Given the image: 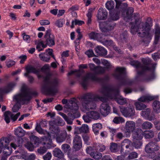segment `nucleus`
<instances>
[{"mask_svg": "<svg viewBox=\"0 0 160 160\" xmlns=\"http://www.w3.org/2000/svg\"><path fill=\"white\" fill-rule=\"evenodd\" d=\"M32 98V94L26 88L22 87L21 90V93L13 96V100H15L17 103L12 108L13 112H17L21 107V103H28Z\"/></svg>", "mask_w": 160, "mask_h": 160, "instance_id": "nucleus-1", "label": "nucleus"}, {"mask_svg": "<svg viewBox=\"0 0 160 160\" xmlns=\"http://www.w3.org/2000/svg\"><path fill=\"white\" fill-rule=\"evenodd\" d=\"M77 100L74 98H72L68 101V108L71 111L68 114V116L62 112H60V114L64 118L68 124H72L73 121L80 116L78 111V106L77 103Z\"/></svg>", "mask_w": 160, "mask_h": 160, "instance_id": "nucleus-2", "label": "nucleus"}, {"mask_svg": "<svg viewBox=\"0 0 160 160\" xmlns=\"http://www.w3.org/2000/svg\"><path fill=\"white\" fill-rule=\"evenodd\" d=\"M44 83L42 88L43 92L51 95H54L58 92L60 82L59 79L54 78L50 79L49 76H46L44 78Z\"/></svg>", "mask_w": 160, "mask_h": 160, "instance_id": "nucleus-3", "label": "nucleus"}, {"mask_svg": "<svg viewBox=\"0 0 160 160\" xmlns=\"http://www.w3.org/2000/svg\"><path fill=\"white\" fill-rule=\"evenodd\" d=\"M130 64L136 68H140L142 69L141 71L137 70L138 76L136 77V78L137 80L147 82L155 79V77L154 72L152 73L148 76L144 75L146 70L148 69L149 68L146 66H141V64L139 61L133 60L130 62Z\"/></svg>", "mask_w": 160, "mask_h": 160, "instance_id": "nucleus-4", "label": "nucleus"}, {"mask_svg": "<svg viewBox=\"0 0 160 160\" xmlns=\"http://www.w3.org/2000/svg\"><path fill=\"white\" fill-rule=\"evenodd\" d=\"M102 89L103 94L110 98H114L118 104L120 105H124L126 103L127 100L121 97L120 98L117 97V96L119 93L118 90L106 86H103Z\"/></svg>", "mask_w": 160, "mask_h": 160, "instance_id": "nucleus-5", "label": "nucleus"}, {"mask_svg": "<svg viewBox=\"0 0 160 160\" xmlns=\"http://www.w3.org/2000/svg\"><path fill=\"white\" fill-rule=\"evenodd\" d=\"M151 29L150 26L148 23L145 22L142 23L139 25H132L131 28V32L133 34L138 32V36L141 37H147L149 36Z\"/></svg>", "mask_w": 160, "mask_h": 160, "instance_id": "nucleus-6", "label": "nucleus"}, {"mask_svg": "<svg viewBox=\"0 0 160 160\" xmlns=\"http://www.w3.org/2000/svg\"><path fill=\"white\" fill-rule=\"evenodd\" d=\"M125 70L124 68L117 67L115 71V72L112 74V75L119 81L121 84L131 85L133 83L134 81L127 78L123 75Z\"/></svg>", "mask_w": 160, "mask_h": 160, "instance_id": "nucleus-7", "label": "nucleus"}, {"mask_svg": "<svg viewBox=\"0 0 160 160\" xmlns=\"http://www.w3.org/2000/svg\"><path fill=\"white\" fill-rule=\"evenodd\" d=\"M94 96L91 93H88L81 98L83 108L86 111L96 108V105L95 102Z\"/></svg>", "mask_w": 160, "mask_h": 160, "instance_id": "nucleus-8", "label": "nucleus"}, {"mask_svg": "<svg viewBox=\"0 0 160 160\" xmlns=\"http://www.w3.org/2000/svg\"><path fill=\"white\" fill-rule=\"evenodd\" d=\"M49 124V129L52 132H46L44 134H46V136L45 137L46 141L48 142H42L43 145H46L48 144L49 143H51L52 142V139L55 138V135H56L60 131L59 128L54 125L52 122H50Z\"/></svg>", "mask_w": 160, "mask_h": 160, "instance_id": "nucleus-9", "label": "nucleus"}, {"mask_svg": "<svg viewBox=\"0 0 160 160\" xmlns=\"http://www.w3.org/2000/svg\"><path fill=\"white\" fill-rule=\"evenodd\" d=\"M159 148L156 143L151 142L146 145L145 150L147 153L150 154L148 156L149 158L153 159L155 156V151L158 150Z\"/></svg>", "mask_w": 160, "mask_h": 160, "instance_id": "nucleus-10", "label": "nucleus"}, {"mask_svg": "<svg viewBox=\"0 0 160 160\" xmlns=\"http://www.w3.org/2000/svg\"><path fill=\"white\" fill-rule=\"evenodd\" d=\"M43 38V41L46 47L47 46L52 47L55 45V37L52 33L50 29H48L46 31Z\"/></svg>", "mask_w": 160, "mask_h": 160, "instance_id": "nucleus-11", "label": "nucleus"}, {"mask_svg": "<svg viewBox=\"0 0 160 160\" xmlns=\"http://www.w3.org/2000/svg\"><path fill=\"white\" fill-rule=\"evenodd\" d=\"M91 79L93 81L98 82V78L95 75L92 73H88L82 78L80 83L84 89L87 88L88 84V80Z\"/></svg>", "mask_w": 160, "mask_h": 160, "instance_id": "nucleus-12", "label": "nucleus"}, {"mask_svg": "<svg viewBox=\"0 0 160 160\" xmlns=\"http://www.w3.org/2000/svg\"><path fill=\"white\" fill-rule=\"evenodd\" d=\"M110 35L109 32L106 34L104 32L103 34L97 33L95 32H92L88 34L89 38L92 39L97 40L100 42L102 41L103 40V37L107 36Z\"/></svg>", "mask_w": 160, "mask_h": 160, "instance_id": "nucleus-13", "label": "nucleus"}, {"mask_svg": "<svg viewBox=\"0 0 160 160\" xmlns=\"http://www.w3.org/2000/svg\"><path fill=\"white\" fill-rule=\"evenodd\" d=\"M26 72L24 73V76L27 77L28 79V81L29 82L32 83L34 80V78L33 77L29 75V74L31 73H37V72L33 70H35L34 68L32 67V66L30 65L28 66L26 68Z\"/></svg>", "mask_w": 160, "mask_h": 160, "instance_id": "nucleus-14", "label": "nucleus"}, {"mask_svg": "<svg viewBox=\"0 0 160 160\" xmlns=\"http://www.w3.org/2000/svg\"><path fill=\"white\" fill-rule=\"evenodd\" d=\"M120 111L126 117H132L135 115V111L133 108H121Z\"/></svg>", "mask_w": 160, "mask_h": 160, "instance_id": "nucleus-15", "label": "nucleus"}, {"mask_svg": "<svg viewBox=\"0 0 160 160\" xmlns=\"http://www.w3.org/2000/svg\"><path fill=\"white\" fill-rule=\"evenodd\" d=\"M100 108L101 114L104 116L108 115L110 111V107L107 103H102Z\"/></svg>", "mask_w": 160, "mask_h": 160, "instance_id": "nucleus-16", "label": "nucleus"}, {"mask_svg": "<svg viewBox=\"0 0 160 160\" xmlns=\"http://www.w3.org/2000/svg\"><path fill=\"white\" fill-rule=\"evenodd\" d=\"M16 85L15 82L8 83L4 88H0V94L3 95L4 93H7L11 91Z\"/></svg>", "mask_w": 160, "mask_h": 160, "instance_id": "nucleus-17", "label": "nucleus"}, {"mask_svg": "<svg viewBox=\"0 0 160 160\" xmlns=\"http://www.w3.org/2000/svg\"><path fill=\"white\" fill-rule=\"evenodd\" d=\"M103 25L104 26V28L102 29L103 31L104 32L107 31L111 30L113 29L116 25V23L113 21L108 19V20L105 21L103 23Z\"/></svg>", "mask_w": 160, "mask_h": 160, "instance_id": "nucleus-18", "label": "nucleus"}, {"mask_svg": "<svg viewBox=\"0 0 160 160\" xmlns=\"http://www.w3.org/2000/svg\"><path fill=\"white\" fill-rule=\"evenodd\" d=\"M150 109L147 108L144 110L142 111L141 115L143 117L146 118L149 121H151L154 119L155 116L154 115H152L150 116Z\"/></svg>", "mask_w": 160, "mask_h": 160, "instance_id": "nucleus-19", "label": "nucleus"}, {"mask_svg": "<svg viewBox=\"0 0 160 160\" xmlns=\"http://www.w3.org/2000/svg\"><path fill=\"white\" fill-rule=\"evenodd\" d=\"M107 15L108 12L105 9L99 8L97 17L98 20H104L107 18Z\"/></svg>", "mask_w": 160, "mask_h": 160, "instance_id": "nucleus-20", "label": "nucleus"}, {"mask_svg": "<svg viewBox=\"0 0 160 160\" xmlns=\"http://www.w3.org/2000/svg\"><path fill=\"white\" fill-rule=\"evenodd\" d=\"M70 136V135H67L66 131H63L57 136L56 138V141L58 143H62L66 140L67 137H69Z\"/></svg>", "mask_w": 160, "mask_h": 160, "instance_id": "nucleus-21", "label": "nucleus"}, {"mask_svg": "<svg viewBox=\"0 0 160 160\" xmlns=\"http://www.w3.org/2000/svg\"><path fill=\"white\" fill-rule=\"evenodd\" d=\"M125 127L127 132H132L135 129V123L133 121H127L126 123Z\"/></svg>", "mask_w": 160, "mask_h": 160, "instance_id": "nucleus-22", "label": "nucleus"}, {"mask_svg": "<svg viewBox=\"0 0 160 160\" xmlns=\"http://www.w3.org/2000/svg\"><path fill=\"white\" fill-rule=\"evenodd\" d=\"M116 2L115 9L120 11H124L128 6V4L126 3H122L121 1L118 0H115Z\"/></svg>", "mask_w": 160, "mask_h": 160, "instance_id": "nucleus-23", "label": "nucleus"}, {"mask_svg": "<svg viewBox=\"0 0 160 160\" xmlns=\"http://www.w3.org/2000/svg\"><path fill=\"white\" fill-rule=\"evenodd\" d=\"M143 136V132L140 128H137L133 133V140H141Z\"/></svg>", "mask_w": 160, "mask_h": 160, "instance_id": "nucleus-24", "label": "nucleus"}, {"mask_svg": "<svg viewBox=\"0 0 160 160\" xmlns=\"http://www.w3.org/2000/svg\"><path fill=\"white\" fill-rule=\"evenodd\" d=\"M120 10L115 9L110 13L109 20L111 21H116L119 18Z\"/></svg>", "mask_w": 160, "mask_h": 160, "instance_id": "nucleus-25", "label": "nucleus"}, {"mask_svg": "<svg viewBox=\"0 0 160 160\" xmlns=\"http://www.w3.org/2000/svg\"><path fill=\"white\" fill-rule=\"evenodd\" d=\"M9 139L6 137H3L0 139V153L2 151L4 147H8L9 143Z\"/></svg>", "mask_w": 160, "mask_h": 160, "instance_id": "nucleus-26", "label": "nucleus"}, {"mask_svg": "<svg viewBox=\"0 0 160 160\" xmlns=\"http://www.w3.org/2000/svg\"><path fill=\"white\" fill-rule=\"evenodd\" d=\"M95 51L98 55L101 56H104L107 53V50L104 48L100 46H97L95 49Z\"/></svg>", "mask_w": 160, "mask_h": 160, "instance_id": "nucleus-27", "label": "nucleus"}, {"mask_svg": "<svg viewBox=\"0 0 160 160\" xmlns=\"http://www.w3.org/2000/svg\"><path fill=\"white\" fill-rule=\"evenodd\" d=\"M134 9L132 7H128L126 11V16L124 18V19L125 20H130L132 18V14L133 12Z\"/></svg>", "mask_w": 160, "mask_h": 160, "instance_id": "nucleus-28", "label": "nucleus"}, {"mask_svg": "<svg viewBox=\"0 0 160 160\" xmlns=\"http://www.w3.org/2000/svg\"><path fill=\"white\" fill-rule=\"evenodd\" d=\"M92 130L96 135H98L99 130L102 128V124L100 123L94 124L92 127Z\"/></svg>", "mask_w": 160, "mask_h": 160, "instance_id": "nucleus-29", "label": "nucleus"}, {"mask_svg": "<svg viewBox=\"0 0 160 160\" xmlns=\"http://www.w3.org/2000/svg\"><path fill=\"white\" fill-rule=\"evenodd\" d=\"M53 154L54 157L61 158L63 157V153L59 148H56L53 151Z\"/></svg>", "mask_w": 160, "mask_h": 160, "instance_id": "nucleus-30", "label": "nucleus"}, {"mask_svg": "<svg viewBox=\"0 0 160 160\" xmlns=\"http://www.w3.org/2000/svg\"><path fill=\"white\" fill-rule=\"evenodd\" d=\"M25 131L20 127H18L14 131L15 134L19 138L23 137L25 135Z\"/></svg>", "mask_w": 160, "mask_h": 160, "instance_id": "nucleus-31", "label": "nucleus"}, {"mask_svg": "<svg viewBox=\"0 0 160 160\" xmlns=\"http://www.w3.org/2000/svg\"><path fill=\"white\" fill-rule=\"evenodd\" d=\"M152 107L155 112L158 113L160 112V102L159 101H154L152 104Z\"/></svg>", "mask_w": 160, "mask_h": 160, "instance_id": "nucleus-32", "label": "nucleus"}, {"mask_svg": "<svg viewBox=\"0 0 160 160\" xmlns=\"http://www.w3.org/2000/svg\"><path fill=\"white\" fill-rule=\"evenodd\" d=\"M155 98L154 96H144L140 97L138 99V100L141 102H144L146 101H152L154 100Z\"/></svg>", "mask_w": 160, "mask_h": 160, "instance_id": "nucleus-33", "label": "nucleus"}, {"mask_svg": "<svg viewBox=\"0 0 160 160\" xmlns=\"http://www.w3.org/2000/svg\"><path fill=\"white\" fill-rule=\"evenodd\" d=\"M76 130H78L80 133H87L89 132V128L88 125L83 124L81 127H77L75 128Z\"/></svg>", "mask_w": 160, "mask_h": 160, "instance_id": "nucleus-34", "label": "nucleus"}, {"mask_svg": "<svg viewBox=\"0 0 160 160\" xmlns=\"http://www.w3.org/2000/svg\"><path fill=\"white\" fill-rule=\"evenodd\" d=\"M120 40L122 42H126L128 40V36L127 32L126 31L122 32L119 37Z\"/></svg>", "mask_w": 160, "mask_h": 160, "instance_id": "nucleus-35", "label": "nucleus"}, {"mask_svg": "<svg viewBox=\"0 0 160 160\" xmlns=\"http://www.w3.org/2000/svg\"><path fill=\"white\" fill-rule=\"evenodd\" d=\"M39 56L42 61L45 62H49L51 58L50 56L45 53L39 54Z\"/></svg>", "mask_w": 160, "mask_h": 160, "instance_id": "nucleus-36", "label": "nucleus"}, {"mask_svg": "<svg viewBox=\"0 0 160 160\" xmlns=\"http://www.w3.org/2000/svg\"><path fill=\"white\" fill-rule=\"evenodd\" d=\"M152 124L148 121L144 122L142 125L141 127L142 129H150L152 127Z\"/></svg>", "mask_w": 160, "mask_h": 160, "instance_id": "nucleus-37", "label": "nucleus"}, {"mask_svg": "<svg viewBox=\"0 0 160 160\" xmlns=\"http://www.w3.org/2000/svg\"><path fill=\"white\" fill-rule=\"evenodd\" d=\"M89 112V115L91 116L92 119H93L94 120H98L100 117V114L98 112L92 111Z\"/></svg>", "mask_w": 160, "mask_h": 160, "instance_id": "nucleus-38", "label": "nucleus"}, {"mask_svg": "<svg viewBox=\"0 0 160 160\" xmlns=\"http://www.w3.org/2000/svg\"><path fill=\"white\" fill-rule=\"evenodd\" d=\"M95 151H98L100 152L104 151L106 149L105 146L102 144H100L99 143H95Z\"/></svg>", "mask_w": 160, "mask_h": 160, "instance_id": "nucleus-39", "label": "nucleus"}, {"mask_svg": "<svg viewBox=\"0 0 160 160\" xmlns=\"http://www.w3.org/2000/svg\"><path fill=\"white\" fill-rule=\"evenodd\" d=\"M105 68L104 67L97 66L94 72L97 74H102L105 73Z\"/></svg>", "mask_w": 160, "mask_h": 160, "instance_id": "nucleus-40", "label": "nucleus"}, {"mask_svg": "<svg viewBox=\"0 0 160 160\" xmlns=\"http://www.w3.org/2000/svg\"><path fill=\"white\" fill-rule=\"evenodd\" d=\"M136 109L137 110H141L144 109L146 107V106L140 102H136L135 103Z\"/></svg>", "mask_w": 160, "mask_h": 160, "instance_id": "nucleus-41", "label": "nucleus"}, {"mask_svg": "<svg viewBox=\"0 0 160 160\" xmlns=\"http://www.w3.org/2000/svg\"><path fill=\"white\" fill-rule=\"evenodd\" d=\"M144 135L146 138L149 139L152 138L154 136V132L152 130L146 131L145 132Z\"/></svg>", "mask_w": 160, "mask_h": 160, "instance_id": "nucleus-42", "label": "nucleus"}, {"mask_svg": "<svg viewBox=\"0 0 160 160\" xmlns=\"http://www.w3.org/2000/svg\"><path fill=\"white\" fill-rule=\"evenodd\" d=\"M91 156L95 160H99L102 157V154L99 152L94 151L93 153L91 154Z\"/></svg>", "mask_w": 160, "mask_h": 160, "instance_id": "nucleus-43", "label": "nucleus"}, {"mask_svg": "<svg viewBox=\"0 0 160 160\" xmlns=\"http://www.w3.org/2000/svg\"><path fill=\"white\" fill-rule=\"evenodd\" d=\"M11 112L8 111L5 112L4 114V120L7 123L10 122V117H11Z\"/></svg>", "mask_w": 160, "mask_h": 160, "instance_id": "nucleus-44", "label": "nucleus"}, {"mask_svg": "<svg viewBox=\"0 0 160 160\" xmlns=\"http://www.w3.org/2000/svg\"><path fill=\"white\" fill-rule=\"evenodd\" d=\"M142 61L143 63V65L141 64V66H146L149 68V69L146 70V71L150 70L151 69V68L149 67V65L151 63L150 60L147 58H143L142 59Z\"/></svg>", "mask_w": 160, "mask_h": 160, "instance_id": "nucleus-45", "label": "nucleus"}, {"mask_svg": "<svg viewBox=\"0 0 160 160\" xmlns=\"http://www.w3.org/2000/svg\"><path fill=\"white\" fill-rule=\"evenodd\" d=\"M30 139L32 142L36 146H38L39 144L41 143L39 139L36 136H32Z\"/></svg>", "mask_w": 160, "mask_h": 160, "instance_id": "nucleus-46", "label": "nucleus"}, {"mask_svg": "<svg viewBox=\"0 0 160 160\" xmlns=\"http://www.w3.org/2000/svg\"><path fill=\"white\" fill-rule=\"evenodd\" d=\"M84 23V22L83 21L79 20L77 19H75L74 20L72 21V25L71 27L72 28L74 27V24L75 25H82Z\"/></svg>", "mask_w": 160, "mask_h": 160, "instance_id": "nucleus-47", "label": "nucleus"}, {"mask_svg": "<svg viewBox=\"0 0 160 160\" xmlns=\"http://www.w3.org/2000/svg\"><path fill=\"white\" fill-rule=\"evenodd\" d=\"M105 5L106 8L110 10L113 9L114 7V3L113 1L110 0L107 2Z\"/></svg>", "mask_w": 160, "mask_h": 160, "instance_id": "nucleus-48", "label": "nucleus"}, {"mask_svg": "<svg viewBox=\"0 0 160 160\" xmlns=\"http://www.w3.org/2000/svg\"><path fill=\"white\" fill-rule=\"evenodd\" d=\"M46 47V45H45L43 41L40 42L36 46V48L39 52L43 50V49Z\"/></svg>", "mask_w": 160, "mask_h": 160, "instance_id": "nucleus-49", "label": "nucleus"}, {"mask_svg": "<svg viewBox=\"0 0 160 160\" xmlns=\"http://www.w3.org/2000/svg\"><path fill=\"white\" fill-rule=\"evenodd\" d=\"M102 63L104 66H105L104 67L105 68V69H107L108 71H109V69L112 67V65L110 63L106 60L104 59L102 60Z\"/></svg>", "mask_w": 160, "mask_h": 160, "instance_id": "nucleus-50", "label": "nucleus"}, {"mask_svg": "<svg viewBox=\"0 0 160 160\" xmlns=\"http://www.w3.org/2000/svg\"><path fill=\"white\" fill-rule=\"evenodd\" d=\"M3 150V154L5 156H8L10 155L12 153L11 148L8 147H4Z\"/></svg>", "mask_w": 160, "mask_h": 160, "instance_id": "nucleus-51", "label": "nucleus"}, {"mask_svg": "<svg viewBox=\"0 0 160 160\" xmlns=\"http://www.w3.org/2000/svg\"><path fill=\"white\" fill-rule=\"evenodd\" d=\"M95 144L94 143L92 146H89L87 147L86 149V151L87 153L90 154L91 156V154L93 153L95 151Z\"/></svg>", "mask_w": 160, "mask_h": 160, "instance_id": "nucleus-52", "label": "nucleus"}, {"mask_svg": "<svg viewBox=\"0 0 160 160\" xmlns=\"http://www.w3.org/2000/svg\"><path fill=\"white\" fill-rule=\"evenodd\" d=\"M64 22L65 20L64 19H60L56 20L55 23V24L58 28H61L62 27Z\"/></svg>", "mask_w": 160, "mask_h": 160, "instance_id": "nucleus-53", "label": "nucleus"}, {"mask_svg": "<svg viewBox=\"0 0 160 160\" xmlns=\"http://www.w3.org/2000/svg\"><path fill=\"white\" fill-rule=\"evenodd\" d=\"M82 118L85 122L88 123L91 122L92 119L91 116L89 115V112L83 115Z\"/></svg>", "mask_w": 160, "mask_h": 160, "instance_id": "nucleus-54", "label": "nucleus"}, {"mask_svg": "<svg viewBox=\"0 0 160 160\" xmlns=\"http://www.w3.org/2000/svg\"><path fill=\"white\" fill-rule=\"evenodd\" d=\"M138 154L135 152H130L128 157V158L129 160H131L137 158Z\"/></svg>", "mask_w": 160, "mask_h": 160, "instance_id": "nucleus-55", "label": "nucleus"}, {"mask_svg": "<svg viewBox=\"0 0 160 160\" xmlns=\"http://www.w3.org/2000/svg\"><path fill=\"white\" fill-rule=\"evenodd\" d=\"M61 149L65 152H68L71 149L70 146L67 144H64L61 146Z\"/></svg>", "mask_w": 160, "mask_h": 160, "instance_id": "nucleus-56", "label": "nucleus"}, {"mask_svg": "<svg viewBox=\"0 0 160 160\" xmlns=\"http://www.w3.org/2000/svg\"><path fill=\"white\" fill-rule=\"evenodd\" d=\"M25 147L30 151H33L35 148L33 144L30 142H27L25 145Z\"/></svg>", "mask_w": 160, "mask_h": 160, "instance_id": "nucleus-57", "label": "nucleus"}, {"mask_svg": "<svg viewBox=\"0 0 160 160\" xmlns=\"http://www.w3.org/2000/svg\"><path fill=\"white\" fill-rule=\"evenodd\" d=\"M47 148L45 146L41 147L37 149L38 153L40 155H43L47 151Z\"/></svg>", "mask_w": 160, "mask_h": 160, "instance_id": "nucleus-58", "label": "nucleus"}, {"mask_svg": "<svg viewBox=\"0 0 160 160\" xmlns=\"http://www.w3.org/2000/svg\"><path fill=\"white\" fill-rule=\"evenodd\" d=\"M114 122L116 124L122 123L124 122V119L121 117H115L113 120Z\"/></svg>", "mask_w": 160, "mask_h": 160, "instance_id": "nucleus-59", "label": "nucleus"}, {"mask_svg": "<svg viewBox=\"0 0 160 160\" xmlns=\"http://www.w3.org/2000/svg\"><path fill=\"white\" fill-rule=\"evenodd\" d=\"M118 145L115 143H111L110 149L111 151L112 152H116L117 151Z\"/></svg>", "mask_w": 160, "mask_h": 160, "instance_id": "nucleus-60", "label": "nucleus"}, {"mask_svg": "<svg viewBox=\"0 0 160 160\" xmlns=\"http://www.w3.org/2000/svg\"><path fill=\"white\" fill-rule=\"evenodd\" d=\"M82 137L85 144L87 145L90 144V142H89V137L88 135L83 134L82 135Z\"/></svg>", "mask_w": 160, "mask_h": 160, "instance_id": "nucleus-61", "label": "nucleus"}, {"mask_svg": "<svg viewBox=\"0 0 160 160\" xmlns=\"http://www.w3.org/2000/svg\"><path fill=\"white\" fill-rule=\"evenodd\" d=\"M104 37H103V40L102 41H101V42L104 45L106 46H110L113 43V41L111 40H105Z\"/></svg>", "mask_w": 160, "mask_h": 160, "instance_id": "nucleus-62", "label": "nucleus"}, {"mask_svg": "<svg viewBox=\"0 0 160 160\" xmlns=\"http://www.w3.org/2000/svg\"><path fill=\"white\" fill-rule=\"evenodd\" d=\"M133 145L136 148H140L142 146V143L141 140H133Z\"/></svg>", "mask_w": 160, "mask_h": 160, "instance_id": "nucleus-63", "label": "nucleus"}, {"mask_svg": "<svg viewBox=\"0 0 160 160\" xmlns=\"http://www.w3.org/2000/svg\"><path fill=\"white\" fill-rule=\"evenodd\" d=\"M82 143V141L81 140V138L80 136H79L78 135L76 134L75 137L74 138V139L73 141V143Z\"/></svg>", "mask_w": 160, "mask_h": 160, "instance_id": "nucleus-64", "label": "nucleus"}]
</instances>
